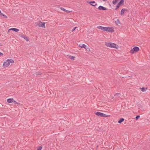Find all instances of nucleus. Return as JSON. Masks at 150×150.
<instances>
[{
	"instance_id": "1",
	"label": "nucleus",
	"mask_w": 150,
	"mask_h": 150,
	"mask_svg": "<svg viewBox=\"0 0 150 150\" xmlns=\"http://www.w3.org/2000/svg\"><path fill=\"white\" fill-rule=\"evenodd\" d=\"M105 45L107 47L112 48H115L117 49L119 48V46L118 45L111 42H105Z\"/></svg>"
},
{
	"instance_id": "2",
	"label": "nucleus",
	"mask_w": 150,
	"mask_h": 150,
	"mask_svg": "<svg viewBox=\"0 0 150 150\" xmlns=\"http://www.w3.org/2000/svg\"><path fill=\"white\" fill-rule=\"evenodd\" d=\"M14 63V61L11 59H8L5 61L3 63V66L4 67H6L8 66L10 63Z\"/></svg>"
},
{
	"instance_id": "3",
	"label": "nucleus",
	"mask_w": 150,
	"mask_h": 150,
	"mask_svg": "<svg viewBox=\"0 0 150 150\" xmlns=\"http://www.w3.org/2000/svg\"><path fill=\"white\" fill-rule=\"evenodd\" d=\"M139 48L135 46L132 49L129 51V53L131 54H133L135 52L139 51Z\"/></svg>"
},
{
	"instance_id": "4",
	"label": "nucleus",
	"mask_w": 150,
	"mask_h": 150,
	"mask_svg": "<svg viewBox=\"0 0 150 150\" xmlns=\"http://www.w3.org/2000/svg\"><path fill=\"white\" fill-rule=\"evenodd\" d=\"M96 115L97 116H100L101 117H108L110 116V115H107L103 113L98 112H96Z\"/></svg>"
},
{
	"instance_id": "5",
	"label": "nucleus",
	"mask_w": 150,
	"mask_h": 150,
	"mask_svg": "<svg viewBox=\"0 0 150 150\" xmlns=\"http://www.w3.org/2000/svg\"><path fill=\"white\" fill-rule=\"evenodd\" d=\"M106 31L110 32H113L114 30L112 27H107L106 28Z\"/></svg>"
},
{
	"instance_id": "6",
	"label": "nucleus",
	"mask_w": 150,
	"mask_h": 150,
	"mask_svg": "<svg viewBox=\"0 0 150 150\" xmlns=\"http://www.w3.org/2000/svg\"><path fill=\"white\" fill-rule=\"evenodd\" d=\"M45 23L44 22H40L38 24V25L39 27H42L44 28H45Z\"/></svg>"
},
{
	"instance_id": "7",
	"label": "nucleus",
	"mask_w": 150,
	"mask_h": 150,
	"mask_svg": "<svg viewBox=\"0 0 150 150\" xmlns=\"http://www.w3.org/2000/svg\"><path fill=\"white\" fill-rule=\"evenodd\" d=\"M97 28L104 31H106V27H103L101 26H98Z\"/></svg>"
},
{
	"instance_id": "8",
	"label": "nucleus",
	"mask_w": 150,
	"mask_h": 150,
	"mask_svg": "<svg viewBox=\"0 0 150 150\" xmlns=\"http://www.w3.org/2000/svg\"><path fill=\"white\" fill-rule=\"evenodd\" d=\"M87 2L93 6H95L97 5V4L95 1H91Z\"/></svg>"
},
{
	"instance_id": "9",
	"label": "nucleus",
	"mask_w": 150,
	"mask_h": 150,
	"mask_svg": "<svg viewBox=\"0 0 150 150\" xmlns=\"http://www.w3.org/2000/svg\"><path fill=\"white\" fill-rule=\"evenodd\" d=\"M98 8L99 10H105L107 9V8L105 7L101 6H99Z\"/></svg>"
},
{
	"instance_id": "10",
	"label": "nucleus",
	"mask_w": 150,
	"mask_h": 150,
	"mask_svg": "<svg viewBox=\"0 0 150 150\" xmlns=\"http://www.w3.org/2000/svg\"><path fill=\"white\" fill-rule=\"evenodd\" d=\"M127 10V9H125V8L122 9L120 11V15H123L125 13V11H126Z\"/></svg>"
},
{
	"instance_id": "11",
	"label": "nucleus",
	"mask_w": 150,
	"mask_h": 150,
	"mask_svg": "<svg viewBox=\"0 0 150 150\" xmlns=\"http://www.w3.org/2000/svg\"><path fill=\"white\" fill-rule=\"evenodd\" d=\"M13 98H8L7 100V102L8 103H11L13 102Z\"/></svg>"
},
{
	"instance_id": "12",
	"label": "nucleus",
	"mask_w": 150,
	"mask_h": 150,
	"mask_svg": "<svg viewBox=\"0 0 150 150\" xmlns=\"http://www.w3.org/2000/svg\"><path fill=\"white\" fill-rule=\"evenodd\" d=\"M86 45L84 44H81L79 45V46L82 48H85Z\"/></svg>"
},
{
	"instance_id": "13",
	"label": "nucleus",
	"mask_w": 150,
	"mask_h": 150,
	"mask_svg": "<svg viewBox=\"0 0 150 150\" xmlns=\"http://www.w3.org/2000/svg\"><path fill=\"white\" fill-rule=\"evenodd\" d=\"M11 29L12 30H13L14 31L16 32H18L19 31V29H18L16 28H11Z\"/></svg>"
},
{
	"instance_id": "14",
	"label": "nucleus",
	"mask_w": 150,
	"mask_h": 150,
	"mask_svg": "<svg viewBox=\"0 0 150 150\" xmlns=\"http://www.w3.org/2000/svg\"><path fill=\"white\" fill-rule=\"evenodd\" d=\"M147 88H145L144 87H143L142 88H140V90L143 92H144L146 91V90Z\"/></svg>"
},
{
	"instance_id": "15",
	"label": "nucleus",
	"mask_w": 150,
	"mask_h": 150,
	"mask_svg": "<svg viewBox=\"0 0 150 150\" xmlns=\"http://www.w3.org/2000/svg\"><path fill=\"white\" fill-rule=\"evenodd\" d=\"M124 120V119L123 118H121L118 121V122L119 123H121L122 122H123Z\"/></svg>"
},
{
	"instance_id": "16",
	"label": "nucleus",
	"mask_w": 150,
	"mask_h": 150,
	"mask_svg": "<svg viewBox=\"0 0 150 150\" xmlns=\"http://www.w3.org/2000/svg\"><path fill=\"white\" fill-rule=\"evenodd\" d=\"M119 0H113L112 1V3L113 4H115Z\"/></svg>"
},
{
	"instance_id": "17",
	"label": "nucleus",
	"mask_w": 150,
	"mask_h": 150,
	"mask_svg": "<svg viewBox=\"0 0 150 150\" xmlns=\"http://www.w3.org/2000/svg\"><path fill=\"white\" fill-rule=\"evenodd\" d=\"M124 0H121V1L118 3L119 5H121V4H124Z\"/></svg>"
},
{
	"instance_id": "18",
	"label": "nucleus",
	"mask_w": 150,
	"mask_h": 150,
	"mask_svg": "<svg viewBox=\"0 0 150 150\" xmlns=\"http://www.w3.org/2000/svg\"><path fill=\"white\" fill-rule=\"evenodd\" d=\"M69 57L72 60H74L75 57L73 56L69 55Z\"/></svg>"
},
{
	"instance_id": "19",
	"label": "nucleus",
	"mask_w": 150,
	"mask_h": 150,
	"mask_svg": "<svg viewBox=\"0 0 150 150\" xmlns=\"http://www.w3.org/2000/svg\"><path fill=\"white\" fill-rule=\"evenodd\" d=\"M86 50L88 51H90V48L87 46H86V47L85 48Z\"/></svg>"
},
{
	"instance_id": "20",
	"label": "nucleus",
	"mask_w": 150,
	"mask_h": 150,
	"mask_svg": "<svg viewBox=\"0 0 150 150\" xmlns=\"http://www.w3.org/2000/svg\"><path fill=\"white\" fill-rule=\"evenodd\" d=\"M23 38L26 40V41H29L28 38L26 35L23 37Z\"/></svg>"
},
{
	"instance_id": "21",
	"label": "nucleus",
	"mask_w": 150,
	"mask_h": 150,
	"mask_svg": "<svg viewBox=\"0 0 150 150\" xmlns=\"http://www.w3.org/2000/svg\"><path fill=\"white\" fill-rule=\"evenodd\" d=\"M0 16H2L4 18H7V17L6 15H5V14H3L2 13H1V14L0 15Z\"/></svg>"
},
{
	"instance_id": "22",
	"label": "nucleus",
	"mask_w": 150,
	"mask_h": 150,
	"mask_svg": "<svg viewBox=\"0 0 150 150\" xmlns=\"http://www.w3.org/2000/svg\"><path fill=\"white\" fill-rule=\"evenodd\" d=\"M60 9L61 10H63V11H64L65 12L66 11H67V10H66L63 7H61V8H60Z\"/></svg>"
},
{
	"instance_id": "23",
	"label": "nucleus",
	"mask_w": 150,
	"mask_h": 150,
	"mask_svg": "<svg viewBox=\"0 0 150 150\" xmlns=\"http://www.w3.org/2000/svg\"><path fill=\"white\" fill-rule=\"evenodd\" d=\"M42 147L41 146H40L36 150H41L42 149Z\"/></svg>"
},
{
	"instance_id": "24",
	"label": "nucleus",
	"mask_w": 150,
	"mask_h": 150,
	"mask_svg": "<svg viewBox=\"0 0 150 150\" xmlns=\"http://www.w3.org/2000/svg\"><path fill=\"white\" fill-rule=\"evenodd\" d=\"M120 5H119V4H117V5L116 6V7L115 9L116 10H117V8H118L119 7Z\"/></svg>"
},
{
	"instance_id": "25",
	"label": "nucleus",
	"mask_w": 150,
	"mask_h": 150,
	"mask_svg": "<svg viewBox=\"0 0 150 150\" xmlns=\"http://www.w3.org/2000/svg\"><path fill=\"white\" fill-rule=\"evenodd\" d=\"M115 23H116L120 24V21L119 19H117V20L115 21Z\"/></svg>"
},
{
	"instance_id": "26",
	"label": "nucleus",
	"mask_w": 150,
	"mask_h": 150,
	"mask_svg": "<svg viewBox=\"0 0 150 150\" xmlns=\"http://www.w3.org/2000/svg\"><path fill=\"white\" fill-rule=\"evenodd\" d=\"M140 117L139 116H136L135 117V119L136 120H137Z\"/></svg>"
},
{
	"instance_id": "27",
	"label": "nucleus",
	"mask_w": 150,
	"mask_h": 150,
	"mask_svg": "<svg viewBox=\"0 0 150 150\" xmlns=\"http://www.w3.org/2000/svg\"><path fill=\"white\" fill-rule=\"evenodd\" d=\"M76 27H74V28H73L71 30V31L72 32H73V31H74L75 30V29L76 28Z\"/></svg>"
},
{
	"instance_id": "28",
	"label": "nucleus",
	"mask_w": 150,
	"mask_h": 150,
	"mask_svg": "<svg viewBox=\"0 0 150 150\" xmlns=\"http://www.w3.org/2000/svg\"><path fill=\"white\" fill-rule=\"evenodd\" d=\"M25 35H20V36L23 38V37H24L25 36Z\"/></svg>"
},
{
	"instance_id": "29",
	"label": "nucleus",
	"mask_w": 150,
	"mask_h": 150,
	"mask_svg": "<svg viewBox=\"0 0 150 150\" xmlns=\"http://www.w3.org/2000/svg\"><path fill=\"white\" fill-rule=\"evenodd\" d=\"M120 94V93H117L115 94V96H116V95H118Z\"/></svg>"
},
{
	"instance_id": "30",
	"label": "nucleus",
	"mask_w": 150,
	"mask_h": 150,
	"mask_svg": "<svg viewBox=\"0 0 150 150\" xmlns=\"http://www.w3.org/2000/svg\"><path fill=\"white\" fill-rule=\"evenodd\" d=\"M3 54L1 52H0V56H2L3 55Z\"/></svg>"
},
{
	"instance_id": "31",
	"label": "nucleus",
	"mask_w": 150,
	"mask_h": 150,
	"mask_svg": "<svg viewBox=\"0 0 150 150\" xmlns=\"http://www.w3.org/2000/svg\"><path fill=\"white\" fill-rule=\"evenodd\" d=\"M11 30V28L9 29L8 30V33H9Z\"/></svg>"
},
{
	"instance_id": "32",
	"label": "nucleus",
	"mask_w": 150,
	"mask_h": 150,
	"mask_svg": "<svg viewBox=\"0 0 150 150\" xmlns=\"http://www.w3.org/2000/svg\"><path fill=\"white\" fill-rule=\"evenodd\" d=\"M72 11H68V10H67V11H66L65 12H71Z\"/></svg>"
},
{
	"instance_id": "33",
	"label": "nucleus",
	"mask_w": 150,
	"mask_h": 150,
	"mask_svg": "<svg viewBox=\"0 0 150 150\" xmlns=\"http://www.w3.org/2000/svg\"><path fill=\"white\" fill-rule=\"evenodd\" d=\"M107 0H103V1H106Z\"/></svg>"
},
{
	"instance_id": "34",
	"label": "nucleus",
	"mask_w": 150,
	"mask_h": 150,
	"mask_svg": "<svg viewBox=\"0 0 150 150\" xmlns=\"http://www.w3.org/2000/svg\"><path fill=\"white\" fill-rule=\"evenodd\" d=\"M1 146H0V149H1Z\"/></svg>"
},
{
	"instance_id": "35",
	"label": "nucleus",
	"mask_w": 150,
	"mask_h": 150,
	"mask_svg": "<svg viewBox=\"0 0 150 150\" xmlns=\"http://www.w3.org/2000/svg\"><path fill=\"white\" fill-rule=\"evenodd\" d=\"M14 102H16V101H14Z\"/></svg>"
},
{
	"instance_id": "36",
	"label": "nucleus",
	"mask_w": 150,
	"mask_h": 150,
	"mask_svg": "<svg viewBox=\"0 0 150 150\" xmlns=\"http://www.w3.org/2000/svg\"><path fill=\"white\" fill-rule=\"evenodd\" d=\"M129 77H132V76H129Z\"/></svg>"
}]
</instances>
